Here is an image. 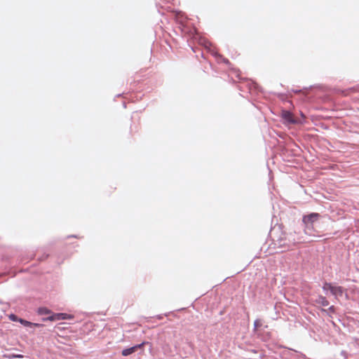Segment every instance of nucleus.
<instances>
[{
  "label": "nucleus",
  "mask_w": 359,
  "mask_h": 359,
  "mask_svg": "<svg viewBox=\"0 0 359 359\" xmlns=\"http://www.w3.org/2000/svg\"><path fill=\"white\" fill-rule=\"evenodd\" d=\"M149 344L148 341H143L142 343H141L140 344L133 346V347L135 348V351H136L137 349L142 348L145 344Z\"/></svg>",
  "instance_id": "10"
},
{
  "label": "nucleus",
  "mask_w": 359,
  "mask_h": 359,
  "mask_svg": "<svg viewBox=\"0 0 359 359\" xmlns=\"http://www.w3.org/2000/svg\"><path fill=\"white\" fill-rule=\"evenodd\" d=\"M261 325H262V323L259 320L257 319L254 322L255 329H257V327H260Z\"/></svg>",
  "instance_id": "12"
},
{
  "label": "nucleus",
  "mask_w": 359,
  "mask_h": 359,
  "mask_svg": "<svg viewBox=\"0 0 359 359\" xmlns=\"http://www.w3.org/2000/svg\"><path fill=\"white\" fill-rule=\"evenodd\" d=\"M334 310H335V309H334V306H330V307H329V309H328V311H330V312H332V313H333V312H334Z\"/></svg>",
  "instance_id": "13"
},
{
  "label": "nucleus",
  "mask_w": 359,
  "mask_h": 359,
  "mask_svg": "<svg viewBox=\"0 0 359 359\" xmlns=\"http://www.w3.org/2000/svg\"><path fill=\"white\" fill-rule=\"evenodd\" d=\"M224 62L228 63L229 60L227 59L224 60Z\"/></svg>",
  "instance_id": "15"
},
{
  "label": "nucleus",
  "mask_w": 359,
  "mask_h": 359,
  "mask_svg": "<svg viewBox=\"0 0 359 359\" xmlns=\"http://www.w3.org/2000/svg\"><path fill=\"white\" fill-rule=\"evenodd\" d=\"M282 118L288 123H296L297 121L293 117V114L287 110L282 111Z\"/></svg>",
  "instance_id": "3"
},
{
  "label": "nucleus",
  "mask_w": 359,
  "mask_h": 359,
  "mask_svg": "<svg viewBox=\"0 0 359 359\" xmlns=\"http://www.w3.org/2000/svg\"><path fill=\"white\" fill-rule=\"evenodd\" d=\"M9 318L10 320H13V321H15V322H19V319L18 317L14 314H11L9 316Z\"/></svg>",
  "instance_id": "11"
},
{
  "label": "nucleus",
  "mask_w": 359,
  "mask_h": 359,
  "mask_svg": "<svg viewBox=\"0 0 359 359\" xmlns=\"http://www.w3.org/2000/svg\"><path fill=\"white\" fill-rule=\"evenodd\" d=\"M135 348L133 346L125 348L121 351V354L123 356H128L129 355H131L132 353H135Z\"/></svg>",
  "instance_id": "7"
},
{
  "label": "nucleus",
  "mask_w": 359,
  "mask_h": 359,
  "mask_svg": "<svg viewBox=\"0 0 359 359\" xmlns=\"http://www.w3.org/2000/svg\"><path fill=\"white\" fill-rule=\"evenodd\" d=\"M68 318V315L67 313H53L50 316L43 318V321H56L61 320H66Z\"/></svg>",
  "instance_id": "1"
},
{
  "label": "nucleus",
  "mask_w": 359,
  "mask_h": 359,
  "mask_svg": "<svg viewBox=\"0 0 359 359\" xmlns=\"http://www.w3.org/2000/svg\"><path fill=\"white\" fill-rule=\"evenodd\" d=\"M316 302L323 306H327L329 305L328 300L325 297L321 295L318 297V298L316 299Z\"/></svg>",
  "instance_id": "5"
},
{
  "label": "nucleus",
  "mask_w": 359,
  "mask_h": 359,
  "mask_svg": "<svg viewBox=\"0 0 359 359\" xmlns=\"http://www.w3.org/2000/svg\"><path fill=\"white\" fill-rule=\"evenodd\" d=\"M344 291V288L341 286H333V288H332L331 293L334 296L337 297L342 296Z\"/></svg>",
  "instance_id": "4"
},
{
  "label": "nucleus",
  "mask_w": 359,
  "mask_h": 359,
  "mask_svg": "<svg viewBox=\"0 0 359 359\" xmlns=\"http://www.w3.org/2000/svg\"><path fill=\"white\" fill-rule=\"evenodd\" d=\"M19 322L23 325L24 326H26V327H32V324H34V323H31L29 321H27L26 320H24V319H19Z\"/></svg>",
  "instance_id": "8"
},
{
  "label": "nucleus",
  "mask_w": 359,
  "mask_h": 359,
  "mask_svg": "<svg viewBox=\"0 0 359 359\" xmlns=\"http://www.w3.org/2000/svg\"><path fill=\"white\" fill-rule=\"evenodd\" d=\"M37 313L39 314V315H48L49 314L50 316L52 313L51 311L49 310L48 309L46 308V307H40L38 309V311H37Z\"/></svg>",
  "instance_id": "6"
},
{
  "label": "nucleus",
  "mask_w": 359,
  "mask_h": 359,
  "mask_svg": "<svg viewBox=\"0 0 359 359\" xmlns=\"http://www.w3.org/2000/svg\"><path fill=\"white\" fill-rule=\"evenodd\" d=\"M332 288H333V285L331 283H324V285L323 286V290L324 291L330 290L331 292L332 291Z\"/></svg>",
  "instance_id": "9"
},
{
  "label": "nucleus",
  "mask_w": 359,
  "mask_h": 359,
  "mask_svg": "<svg viewBox=\"0 0 359 359\" xmlns=\"http://www.w3.org/2000/svg\"><path fill=\"white\" fill-rule=\"evenodd\" d=\"M320 217L318 213H311L309 215L303 217V222L308 226L313 224V222L316 221Z\"/></svg>",
  "instance_id": "2"
},
{
  "label": "nucleus",
  "mask_w": 359,
  "mask_h": 359,
  "mask_svg": "<svg viewBox=\"0 0 359 359\" xmlns=\"http://www.w3.org/2000/svg\"><path fill=\"white\" fill-rule=\"evenodd\" d=\"M32 326L39 327H41L42 325L39 324V323H34V324H32Z\"/></svg>",
  "instance_id": "14"
}]
</instances>
